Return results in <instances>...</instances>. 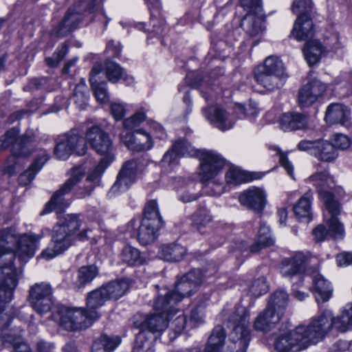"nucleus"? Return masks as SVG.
<instances>
[{"instance_id":"obj_37","label":"nucleus","mask_w":352,"mask_h":352,"mask_svg":"<svg viewBox=\"0 0 352 352\" xmlns=\"http://www.w3.org/2000/svg\"><path fill=\"white\" fill-rule=\"evenodd\" d=\"M289 295L283 289H277L270 297L267 307L282 317L288 305Z\"/></svg>"},{"instance_id":"obj_61","label":"nucleus","mask_w":352,"mask_h":352,"mask_svg":"<svg viewBox=\"0 0 352 352\" xmlns=\"http://www.w3.org/2000/svg\"><path fill=\"white\" fill-rule=\"evenodd\" d=\"M268 290V285L264 277L255 279L251 284L249 291L252 296L258 297L265 294Z\"/></svg>"},{"instance_id":"obj_27","label":"nucleus","mask_w":352,"mask_h":352,"mask_svg":"<svg viewBox=\"0 0 352 352\" xmlns=\"http://www.w3.org/2000/svg\"><path fill=\"white\" fill-rule=\"evenodd\" d=\"M279 124L284 131L305 130L308 127V119L305 114L288 112L281 116Z\"/></svg>"},{"instance_id":"obj_47","label":"nucleus","mask_w":352,"mask_h":352,"mask_svg":"<svg viewBox=\"0 0 352 352\" xmlns=\"http://www.w3.org/2000/svg\"><path fill=\"white\" fill-rule=\"evenodd\" d=\"M108 300L102 287L89 292L87 297V310H85V312L96 311L98 313L96 309L104 305Z\"/></svg>"},{"instance_id":"obj_15","label":"nucleus","mask_w":352,"mask_h":352,"mask_svg":"<svg viewBox=\"0 0 352 352\" xmlns=\"http://www.w3.org/2000/svg\"><path fill=\"white\" fill-rule=\"evenodd\" d=\"M298 148L302 151H307L316 158L324 162H331L338 157L336 149L328 141L319 139L317 140H301Z\"/></svg>"},{"instance_id":"obj_44","label":"nucleus","mask_w":352,"mask_h":352,"mask_svg":"<svg viewBox=\"0 0 352 352\" xmlns=\"http://www.w3.org/2000/svg\"><path fill=\"white\" fill-rule=\"evenodd\" d=\"M148 6L151 12V20L153 25L152 32L155 34L162 33V27L164 21L160 17V0H144Z\"/></svg>"},{"instance_id":"obj_2","label":"nucleus","mask_w":352,"mask_h":352,"mask_svg":"<svg viewBox=\"0 0 352 352\" xmlns=\"http://www.w3.org/2000/svg\"><path fill=\"white\" fill-rule=\"evenodd\" d=\"M103 0H79L73 8H70L64 17L54 26L52 36L63 38L75 30L85 19L91 22L96 14L102 10Z\"/></svg>"},{"instance_id":"obj_20","label":"nucleus","mask_w":352,"mask_h":352,"mask_svg":"<svg viewBox=\"0 0 352 352\" xmlns=\"http://www.w3.org/2000/svg\"><path fill=\"white\" fill-rule=\"evenodd\" d=\"M168 307L170 309L163 310L157 309L154 306L155 309L159 313L148 316L142 323V329H147L152 333L161 332L166 329L170 320V316L177 311V309L173 308L172 305H168Z\"/></svg>"},{"instance_id":"obj_17","label":"nucleus","mask_w":352,"mask_h":352,"mask_svg":"<svg viewBox=\"0 0 352 352\" xmlns=\"http://www.w3.org/2000/svg\"><path fill=\"white\" fill-rule=\"evenodd\" d=\"M327 85L317 78H311L298 91V102L300 107H309L321 98Z\"/></svg>"},{"instance_id":"obj_35","label":"nucleus","mask_w":352,"mask_h":352,"mask_svg":"<svg viewBox=\"0 0 352 352\" xmlns=\"http://www.w3.org/2000/svg\"><path fill=\"white\" fill-rule=\"evenodd\" d=\"M314 292L316 300L318 304L320 302H327L332 296L333 288L331 283L321 274H317L313 278Z\"/></svg>"},{"instance_id":"obj_51","label":"nucleus","mask_w":352,"mask_h":352,"mask_svg":"<svg viewBox=\"0 0 352 352\" xmlns=\"http://www.w3.org/2000/svg\"><path fill=\"white\" fill-rule=\"evenodd\" d=\"M211 221L210 211L204 207L199 208L192 216V226L197 230L204 228Z\"/></svg>"},{"instance_id":"obj_41","label":"nucleus","mask_w":352,"mask_h":352,"mask_svg":"<svg viewBox=\"0 0 352 352\" xmlns=\"http://www.w3.org/2000/svg\"><path fill=\"white\" fill-rule=\"evenodd\" d=\"M129 287V281L126 279H121L111 281L102 287L109 300H117L126 293Z\"/></svg>"},{"instance_id":"obj_42","label":"nucleus","mask_w":352,"mask_h":352,"mask_svg":"<svg viewBox=\"0 0 352 352\" xmlns=\"http://www.w3.org/2000/svg\"><path fill=\"white\" fill-rule=\"evenodd\" d=\"M19 132V130L15 127L8 130L0 139V149H3L12 146V152L14 146L16 142L19 143L25 136L32 137L31 142L28 144V147L32 148V143L34 142V138L33 133L32 131H26L23 135L18 137Z\"/></svg>"},{"instance_id":"obj_11","label":"nucleus","mask_w":352,"mask_h":352,"mask_svg":"<svg viewBox=\"0 0 352 352\" xmlns=\"http://www.w3.org/2000/svg\"><path fill=\"white\" fill-rule=\"evenodd\" d=\"M86 141L99 155H103L101 160L113 162L114 160L113 142L106 132L98 126L90 127L86 133Z\"/></svg>"},{"instance_id":"obj_48","label":"nucleus","mask_w":352,"mask_h":352,"mask_svg":"<svg viewBox=\"0 0 352 352\" xmlns=\"http://www.w3.org/2000/svg\"><path fill=\"white\" fill-rule=\"evenodd\" d=\"M100 72L99 66H95L91 71L89 81L91 82L92 89L96 98L100 102H105L107 100V91L106 84L104 82L98 83L95 79V76Z\"/></svg>"},{"instance_id":"obj_59","label":"nucleus","mask_w":352,"mask_h":352,"mask_svg":"<svg viewBox=\"0 0 352 352\" xmlns=\"http://www.w3.org/2000/svg\"><path fill=\"white\" fill-rule=\"evenodd\" d=\"M106 75L108 80L114 83L123 76L124 72L122 68L118 64L108 62L106 63Z\"/></svg>"},{"instance_id":"obj_8","label":"nucleus","mask_w":352,"mask_h":352,"mask_svg":"<svg viewBox=\"0 0 352 352\" xmlns=\"http://www.w3.org/2000/svg\"><path fill=\"white\" fill-rule=\"evenodd\" d=\"M311 327L314 330L319 332L318 342L322 340L334 327L340 332H345L352 327V324L343 311L338 317H334L333 312L329 309H324L318 316L311 318Z\"/></svg>"},{"instance_id":"obj_3","label":"nucleus","mask_w":352,"mask_h":352,"mask_svg":"<svg viewBox=\"0 0 352 352\" xmlns=\"http://www.w3.org/2000/svg\"><path fill=\"white\" fill-rule=\"evenodd\" d=\"M319 335L318 331L314 330L310 320L307 324H299L279 336L274 344L275 349L280 352H298L318 343Z\"/></svg>"},{"instance_id":"obj_38","label":"nucleus","mask_w":352,"mask_h":352,"mask_svg":"<svg viewBox=\"0 0 352 352\" xmlns=\"http://www.w3.org/2000/svg\"><path fill=\"white\" fill-rule=\"evenodd\" d=\"M256 68L278 77H283L284 79L287 78L284 64L276 56H269L265 59L263 64Z\"/></svg>"},{"instance_id":"obj_31","label":"nucleus","mask_w":352,"mask_h":352,"mask_svg":"<svg viewBox=\"0 0 352 352\" xmlns=\"http://www.w3.org/2000/svg\"><path fill=\"white\" fill-rule=\"evenodd\" d=\"M186 254V248L175 242L162 245L159 251V256L168 262H179Z\"/></svg>"},{"instance_id":"obj_18","label":"nucleus","mask_w":352,"mask_h":352,"mask_svg":"<svg viewBox=\"0 0 352 352\" xmlns=\"http://www.w3.org/2000/svg\"><path fill=\"white\" fill-rule=\"evenodd\" d=\"M32 137L25 136L14 146L12 154L7 158L3 167L4 173L12 175L16 170L21 166V160L30 156L33 150L29 148L28 144L31 142Z\"/></svg>"},{"instance_id":"obj_4","label":"nucleus","mask_w":352,"mask_h":352,"mask_svg":"<svg viewBox=\"0 0 352 352\" xmlns=\"http://www.w3.org/2000/svg\"><path fill=\"white\" fill-rule=\"evenodd\" d=\"M250 312L243 306H238L232 313L227 322L228 327L232 328L230 340L239 347L236 352H245L250 341L248 328Z\"/></svg>"},{"instance_id":"obj_43","label":"nucleus","mask_w":352,"mask_h":352,"mask_svg":"<svg viewBox=\"0 0 352 352\" xmlns=\"http://www.w3.org/2000/svg\"><path fill=\"white\" fill-rule=\"evenodd\" d=\"M274 240L270 234V230L268 226L261 223L258 230L257 241L251 245L250 252L257 253L261 249L274 244Z\"/></svg>"},{"instance_id":"obj_64","label":"nucleus","mask_w":352,"mask_h":352,"mask_svg":"<svg viewBox=\"0 0 352 352\" xmlns=\"http://www.w3.org/2000/svg\"><path fill=\"white\" fill-rule=\"evenodd\" d=\"M273 150L276 151V155H278L279 162L281 166L285 168L287 174L292 178L294 179V167L292 164L288 160L287 154L282 152L279 148L276 146H273Z\"/></svg>"},{"instance_id":"obj_39","label":"nucleus","mask_w":352,"mask_h":352,"mask_svg":"<svg viewBox=\"0 0 352 352\" xmlns=\"http://www.w3.org/2000/svg\"><path fill=\"white\" fill-rule=\"evenodd\" d=\"M225 340L226 333L223 327L221 325L216 326L208 338L205 351L221 352L225 344Z\"/></svg>"},{"instance_id":"obj_9","label":"nucleus","mask_w":352,"mask_h":352,"mask_svg":"<svg viewBox=\"0 0 352 352\" xmlns=\"http://www.w3.org/2000/svg\"><path fill=\"white\" fill-rule=\"evenodd\" d=\"M17 285V274L10 267L0 270V330H5L10 323V318L2 311L6 303L12 298L13 291Z\"/></svg>"},{"instance_id":"obj_7","label":"nucleus","mask_w":352,"mask_h":352,"mask_svg":"<svg viewBox=\"0 0 352 352\" xmlns=\"http://www.w3.org/2000/svg\"><path fill=\"white\" fill-rule=\"evenodd\" d=\"M84 175L85 170L82 167L78 166L73 168L69 173V178L60 188L54 192L41 214H47L54 210L57 212H60L67 208L71 201L65 197V195L71 192L74 186L83 178Z\"/></svg>"},{"instance_id":"obj_24","label":"nucleus","mask_w":352,"mask_h":352,"mask_svg":"<svg viewBox=\"0 0 352 352\" xmlns=\"http://www.w3.org/2000/svg\"><path fill=\"white\" fill-rule=\"evenodd\" d=\"M324 219L328 226L329 236L335 239H341L344 236V225L340 221L338 216L340 214V204H334L332 208L325 207Z\"/></svg>"},{"instance_id":"obj_29","label":"nucleus","mask_w":352,"mask_h":352,"mask_svg":"<svg viewBox=\"0 0 352 352\" xmlns=\"http://www.w3.org/2000/svg\"><path fill=\"white\" fill-rule=\"evenodd\" d=\"M281 318L278 314L266 307L254 320L253 327L257 331L269 332L276 327Z\"/></svg>"},{"instance_id":"obj_1","label":"nucleus","mask_w":352,"mask_h":352,"mask_svg":"<svg viewBox=\"0 0 352 352\" xmlns=\"http://www.w3.org/2000/svg\"><path fill=\"white\" fill-rule=\"evenodd\" d=\"M82 221L78 214H67L61 223H57L53 228L52 243L41 254V256L50 260L64 252L76 240L85 241L95 239L93 230L89 228L79 230Z\"/></svg>"},{"instance_id":"obj_6","label":"nucleus","mask_w":352,"mask_h":352,"mask_svg":"<svg viewBox=\"0 0 352 352\" xmlns=\"http://www.w3.org/2000/svg\"><path fill=\"white\" fill-rule=\"evenodd\" d=\"M99 317L96 311L85 312L83 309L60 307L54 315V320L65 329L76 331L89 327Z\"/></svg>"},{"instance_id":"obj_21","label":"nucleus","mask_w":352,"mask_h":352,"mask_svg":"<svg viewBox=\"0 0 352 352\" xmlns=\"http://www.w3.org/2000/svg\"><path fill=\"white\" fill-rule=\"evenodd\" d=\"M138 163L129 160L124 164L117 177V180L111 188V192H124L134 183L136 178Z\"/></svg>"},{"instance_id":"obj_56","label":"nucleus","mask_w":352,"mask_h":352,"mask_svg":"<svg viewBox=\"0 0 352 352\" xmlns=\"http://www.w3.org/2000/svg\"><path fill=\"white\" fill-rule=\"evenodd\" d=\"M314 5L311 0H294L292 5V12L298 16H311Z\"/></svg>"},{"instance_id":"obj_62","label":"nucleus","mask_w":352,"mask_h":352,"mask_svg":"<svg viewBox=\"0 0 352 352\" xmlns=\"http://www.w3.org/2000/svg\"><path fill=\"white\" fill-rule=\"evenodd\" d=\"M206 275L199 269H194L186 273L183 278L197 289L203 283Z\"/></svg>"},{"instance_id":"obj_22","label":"nucleus","mask_w":352,"mask_h":352,"mask_svg":"<svg viewBox=\"0 0 352 352\" xmlns=\"http://www.w3.org/2000/svg\"><path fill=\"white\" fill-rule=\"evenodd\" d=\"M202 113L206 120L221 131L230 129L234 125V122L232 116L219 107L204 108Z\"/></svg>"},{"instance_id":"obj_14","label":"nucleus","mask_w":352,"mask_h":352,"mask_svg":"<svg viewBox=\"0 0 352 352\" xmlns=\"http://www.w3.org/2000/svg\"><path fill=\"white\" fill-rule=\"evenodd\" d=\"M307 181L316 187L319 197L324 203L325 207L332 208L334 204H339L334 199L332 192V190L336 185L334 179L327 171L315 173L311 175Z\"/></svg>"},{"instance_id":"obj_23","label":"nucleus","mask_w":352,"mask_h":352,"mask_svg":"<svg viewBox=\"0 0 352 352\" xmlns=\"http://www.w3.org/2000/svg\"><path fill=\"white\" fill-rule=\"evenodd\" d=\"M239 201L249 209L261 213L265 206L266 195L262 188L252 187L240 195Z\"/></svg>"},{"instance_id":"obj_60","label":"nucleus","mask_w":352,"mask_h":352,"mask_svg":"<svg viewBox=\"0 0 352 352\" xmlns=\"http://www.w3.org/2000/svg\"><path fill=\"white\" fill-rule=\"evenodd\" d=\"M146 119L145 111L141 109L135 113L131 117L126 118L123 120V126L125 129L129 130L133 129L144 122Z\"/></svg>"},{"instance_id":"obj_30","label":"nucleus","mask_w":352,"mask_h":352,"mask_svg":"<svg viewBox=\"0 0 352 352\" xmlns=\"http://www.w3.org/2000/svg\"><path fill=\"white\" fill-rule=\"evenodd\" d=\"M162 225V223H158L156 219L151 221L147 219H142L138 234L140 243L143 245H146L154 242Z\"/></svg>"},{"instance_id":"obj_16","label":"nucleus","mask_w":352,"mask_h":352,"mask_svg":"<svg viewBox=\"0 0 352 352\" xmlns=\"http://www.w3.org/2000/svg\"><path fill=\"white\" fill-rule=\"evenodd\" d=\"M200 161L199 175L202 183L214 179L225 164L224 160L213 151H201Z\"/></svg>"},{"instance_id":"obj_46","label":"nucleus","mask_w":352,"mask_h":352,"mask_svg":"<svg viewBox=\"0 0 352 352\" xmlns=\"http://www.w3.org/2000/svg\"><path fill=\"white\" fill-rule=\"evenodd\" d=\"M120 340L118 336H101L92 345V352H113L119 345Z\"/></svg>"},{"instance_id":"obj_55","label":"nucleus","mask_w":352,"mask_h":352,"mask_svg":"<svg viewBox=\"0 0 352 352\" xmlns=\"http://www.w3.org/2000/svg\"><path fill=\"white\" fill-rule=\"evenodd\" d=\"M98 274V269L96 266H84L79 269L78 273V287L80 288L88 283L92 281Z\"/></svg>"},{"instance_id":"obj_50","label":"nucleus","mask_w":352,"mask_h":352,"mask_svg":"<svg viewBox=\"0 0 352 352\" xmlns=\"http://www.w3.org/2000/svg\"><path fill=\"white\" fill-rule=\"evenodd\" d=\"M135 141L134 151L140 152L150 150L153 146L151 135L142 129L135 131Z\"/></svg>"},{"instance_id":"obj_12","label":"nucleus","mask_w":352,"mask_h":352,"mask_svg":"<svg viewBox=\"0 0 352 352\" xmlns=\"http://www.w3.org/2000/svg\"><path fill=\"white\" fill-rule=\"evenodd\" d=\"M28 298L32 308L37 313H47L54 304L52 288L47 283H35L30 288Z\"/></svg>"},{"instance_id":"obj_5","label":"nucleus","mask_w":352,"mask_h":352,"mask_svg":"<svg viewBox=\"0 0 352 352\" xmlns=\"http://www.w3.org/2000/svg\"><path fill=\"white\" fill-rule=\"evenodd\" d=\"M241 5L248 12L241 21V27L250 37L256 39L254 45H256L265 31L261 0H241Z\"/></svg>"},{"instance_id":"obj_58","label":"nucleus","mask_w":352,"mask_h":352,"mask_svg":"<svg viewBox=\"0 0 352 352\" xmlns=\"http://www.w3.org/2000/svg\"><path fill=\"white\" fill-rule=\"evenodd\" d=\"M144 218L147 219L151 221L154 219L158 221V223H162V219L160 214L159 208L157 201L155 200H151L148 201L144 207Z\"/></svg>"},{"instance_id":"obj_52","label":"nucleus","mask_w":352,"mask_h":352,"mask_svg":"<svg viewBox=\"0 0 352 352\" xmlns=\"http://www.w3.org/2000/svg\"><path fill=\"white\" fill-rule=\"evenodd\" d=\"M72 99L80 109H85L86 108L88 94L87 88L84 80H82L76 85Z\"/></svg>"},{"instance_id":"obj_45","label":"nucleus","mask_w":352,"mask_h":352,"mask_svg":"<svg viewBox=\"0 0 352 352\" xmlns=\"http://www.w3.org/2000/svg\"><path fill=\"white\" fill-rule=\"evenodd\" d=\"M322 52V46L317 40L307 41L303 49L305 58L309 65L318 63Z\"/></svg>"},{"instance_id":"obj_53","label":"nucleus","mask_w":352,"mask_h":352,"mask_svg":"<svg viewBox=\"0 0 352 352\" xmlns=\"http://www.w3.org/2000/svg\"><path fill=\"white\" fill-rule=\"evenodd\" d=\"M111 162L106 160H100L99 164L89 173L86 178V183L94 186V188L98 186L102 175Z\"/></svg>"},{"instance_id":"obj_49","label":"nucleus","mask_w":352,"mask_h":352,"mask_svg":"<svg viewBox=\"0 0 352 352\" xmlns=\"http://www.w3.org/2000/svg\"><path fill=\"white\" fill-rule=\"evenodd\" d=\"M120 258L122 262L130 266L140 265L144 261L140 250L131 245H126L122 249Z\"/></svg>"},{"instance_id":"obj_26","label":"nucleus","mask_w":352,"mask_h":352,"mask_svg":"<svg viewBox=\"0 0 352 352\" xmlns=\"http://www.w3.org/2000/svg\"><path fill=\"white\" fill-rule=\"evenodd\" d=\"M307 256L302 252H296L292 256L283 260L280 273L285 277H292L305 271Z\"/></svg>"},{"instance_id":"obj_32","label":"nucleus","mask_w":352,"mask_h":352,"mask_svg":"<svg viewBox=\"0 0 352 352\" xmlns=\"http://www.w3.org/2000/svg\"><path fill=\"white\" fill-rule=\"evenodd\" d=\"M254 74L257 84L270 91L281 88L286 80L283 77H278L257 68L255 69Z\"/></svg>"},{"instance_id":"obj_63","label":"nucleus","mask_w":352,"mask_h":352,"mask_svg":"<svg viewBox=\"0 0 352 352\" xmlns=\"http://www.w3.org/2000/svg\"><path fill=\"white\" fill-rule=\"evenodd\" d=\"M67 52L68 46L65 43H64L61 46L58 47L57 50L54 53L52 57H47L45 58L48 66L52 67L57 66L58 63L64 58Z\"/></svg>"},{"instance_id":"obj_28","label":"nucleus","mask_w":352,"mask_h":352,"mask_svg":"<svg viewBox=\"0 0 352 352\" xmlns=\"http://www.w3.org/2000/svg\"><path fill=\"white\" fill-rule=\"evenodd\" d=\"M42 238L41 235L25 234L17 240L16 255L21 260L32 257L34 255L37 243Z\"/></svg>"},{"instance_id":"obj_19","label":"nucleus","mask_w":352,"mask_h":352,"mask_svg":"<svg viewBox=\"0 0 352 352\" xmlns=\"http://www.w3.org/2000/svg\"><path fill=\"white\" fill-rule=\"evenodd\" d=\"M17 240V234L14 228H7L0 230V270H5L6 267L12 268L16 273L13 266L14 254L12 248L8 245L14 243Z\"/></svg>"},{"instance_id":"obj_57","label":"nucleus","mask_w":352,"mask_h":352,"mask_svg":"<svg viewBox=\"0 0 352 352\" xmlns=\"http://www.w3.org/2000/svg\"><path fill=\"white\" fill-rule=\"evenodd\" d=\"M154 339L152 333L146 331L145 329H143L136 336L135 347L145 351L148 350L153 346Z\"/></svg>"},{"instance_id":"obj_13","label":"nucleus","mask_w":352,"mask_h":352,"mask_svg":"<svg viewBox=\"0 0 352 352\" xmlns=\"http://www.w3.org/2000/svg\"><path fill=\"white\" fill-rule=\"evenodd\" d=\"M197 288L182 277L176 283L173 292H167L164 296H159L155 302V307L157 309H169L168 305H172L175 309V305L180 302L182 298L190 296L197 291Z\"/></svg>"},{"instance_id":"obj_34","label":"nucleus","mask_w":352,"mask_h":352,"mask_svg":"<svg viewBox=\"0 0 352 352\" xmlns=\"http://www.w3.org/2000/svg\"><path fill=\"white\" fill-rule=\"evenodd\" d=\"M313 192L309 190L305 192L294 206L296 217L300 221H309L312 218Z\"/></svg>"},{"instance_id":"obj_10","label":"nucleus","mask_w":352,"mask_h":352,"mask_svg":"<svg viewBox=\"0 0 352 352\" xmlns=\"http://www.w3.org/2000/svg\"><path fill=\"white\" fill-rule=\"evenodd\" d=\"M87 152L85 141L76 131H71L58 137L54 148V155L61 160H65L73 153L84 155Z\"/></svg>"},{"instance_id":"obj_33","label":"nucleus","mask_w":352,"mask_h":352,"mask_svg":"<svg viewBox=\"0 0 352 352\" xmlns=\"http://www.w3.org/2000/svg\"><path fill=\"white\" fill-rule=\"evenodd\" d=\"M292 35L298 41H304L311 38L314 36L311 16H298L294 23Z\"/></svg>"},{"instance_id":"obj_54","label":"nucleus","mask_w":352,"mask_h":352,"mask_svg":"<svg viewBox=\"0 0 352 352\" xmlns=\"http://www.w3.org/2000/svg\"><path fill=\"white\" fill-rule=\"evenodd\" d=\"M226 180L228 184L237 185L251 181L252 178L241 169L232 167L226 173Z\"/></svg>"},{"instance_id":"obj_36","label":"nucleus","mask_w":352,"mask_h":352,"mask_svg":"<svg viewBox=\"0 0 352 352\" xmlns=\"http://www.w3.org/2000/svg\"><path fill=\"white\" fill-rule=\"evenodd\" d=\"M179 143H174L172 148L165 153L161 160L163 166L177 164L179 157L194 156L197 154L198 151L194 147L186 146L185 150H179Z\"/></svg>"},{"instance_id":"obj_40","label":"nucleus","mask_w":352,"mask_h":352,"mask_svg":"<svg viewBox=\"0 0 352 352\" xmlns=\"http://www.w3.org/2000/svg\"><path fill=\"white\" fill-rule=\"evenodd\" d=\"M48 159L49 155L45 153L37 157L30 168L20 175L19 177V184L23 186L30 184L34 179L36 173L42 168Z\"/></svg>"},{"instance_id":"obj_25","label":"nucleus","mask_w":352,"mask_h":352,"mask_svg":"<svg viewBox=\"0 0 352 352\" xmlns=\"http://www.w3.org/2000/svg\"><path fill=\"white\" fill-rule=\"evenodd\" d=\"M325 120L329 124H339L346 127L351 126L350 109L340 103L329 105L326 111Z\"/></svg>"}]
</instances>
